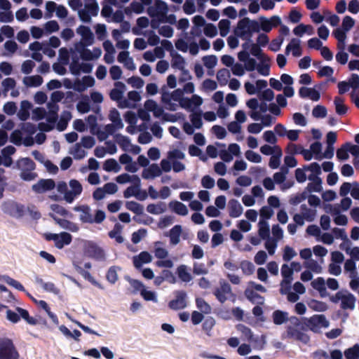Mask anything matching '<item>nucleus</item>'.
<instances>
[{"label": "nucleus", "mask_w": 359, "mask_h": 359, "mask_svg": "<svg viewBox=\"0 0 359 359\" xmlns=\"http://www.w3.org/2000/svg\"><path fill=\"white\" fill-rule=\"evenodd\" d=\"M259 31V22L250 20L249 18H243L238 22L237 26L234 29V34L242 39L250 41L252 34Z\"/></svg>", "instance_id": "1"}, {"label": "nucleus", "mask_w": 359, "mask_h": 359, "mask_svg": "<svg viewBox=\"0 0 359 359\" xmlns=\"http://www.w3.org/2000/svg\"><path fill=\"white\" fill-rule=\"evenodd\" d=\"M19 353L11 339L0 337V359H19Z\"/></svg>", "instance_id": "2"}, {"label": "nucleus", "mask_w": 359, "mask_h": 359, "mask_svg": "<svg viewBox=\"0 0 359 359\" xmlns=\"http://www.w3.org/2000/svg\"><path fill=\"white\" fill-rule=\"evenodd\" d=\"M84 254L97 261H105L104 250L93 241H87L83 248Z\"/></svg>", "instance_id": "3"}, {"label": "nucleus", "mask_w": 359, "mask_h": 359, "mask_svg": "<svg viewBox=\"0 0 359 359\" xmlns=\"http://www.w3.org/2000/svg\"><path fill=\"white\" fill-rule=\"evenodd\" d=\"M43 238L47 241H53L57 249H62L65 245L70 244L72 241V235L67 232H62L60 234L46 233L43 234Z\"/></svg>", "instance_id": "4"}, {"label": "nucleus", "mask_w": 359, "mask_h": 359, "mask_svg": "<svg viewBox=\"0 0 359 359\" xmlns=\"http://www.w3.org/2000/svg\"><path fill=\"white\" fill-rule=\"evenodd\" d=\"M168 11V4L162 0H156L154 7L148 8V13L151 17L157 16L160 21H164V18Z\"/></svg>", "instance_id": "5"}, {"label": "nucleus", "mask_w": 359, "mask_h": 359, "mask_svg": "<svg viewBox=\"0 0 359 359\" xmlns=\"http://www.w3.org/2000/svg\"><path fill=\"white\" fill-rule=\"evenodd\" d=\"M306 325L310 330L313 332H318L320 327H327L329 326V321L323 314L313 315L307 320Z\"/></svg>", "instance_id": "6"}, {"label": "nucleus", "mask_w": 359, "mask_h": 359, "mask_svg": "<svg viewBox=\"0 0 359 359\" xmlns=\"http://www.w3.org/2000/svg\"><path fill=\"white\" fill-rule=\"evenodd\" d=\"M302 327H294V326H287L285 332V337L288 339H293L297 341H302L307 344L310 338L309 335L302 332Z\"/></svg>", "instance_id": "7"}, {"label": "nucleus", "mask_w": 359, "mask_h": 359, "mask_svg": "<svg viewBox=\"0 0 359 359\" xmlns=\"http://www.w3.org/2000/svg\"><path fill=\"white\" fill-rule=\"evenodd\" d=\"M281 275L283 277V280L280 283L282 287L280 289V293L283 294H286L287 290H290V285L292 280L293 269L287 264H284L281 266Z\"/></svg>", "instance_id": "8"}, {"label": "nucleus", "mask_w": 359, "mask_h": 359, "mask_svg": "<svg viewBox=\"0 0 359 359\" xmlns=\"http://www.w3.org/2000/svg\"><path fill=\"white\" fill-rule=\"evenodd\" d=\"M69 184L72 190H69L66 196H64V200L68 203H72L82 193L83 187L81 184L74 179L71 180Z\"/></svg>", "instance_id": "9"}, {"label": "nucleus", "mask_w": 359, "mask_h": 359, "mask_svg": "<svg viewBox=\"0 0 359 359\" xmlns=\"http://www.w3.org/2000/svg\"><path fill=\"white\" fill-rule=\"evenodd\" d=\"M213 294L221 304L224 303L227 300V295L235 296L232 292L231 285L224 281L220 283V287L215 288Z\"/></svg>", "instance_id": "10"}, {"label": "nucleus", "mask_w": 359, "mask_h": 359, "mask_svg": "<svg viewBox=\"0 0 359 359\" xmlns=\"http://www.w3.org/2000/svg\"><path fill=\"white\" fill-rule=\"evenodd\" d=\"M187 293L184 290L175 292V299L168 303V306L172 310L183 309L187 306Z\"/></svg>", "instance_id": "11"}, {"label": "nucleus", "mask_w": 359, "mask_h": 359, "mask_svg": "<svg viewBox=\"0 0 359 359\" xmlns=\"http://www.w3.org/2000/svg\"><path fill=\"white\" fill-rule=\"evenodd\" d=\"M55 187V182L53 179H41L32 185V189L36 194H42L53 190Z\"/></svg>", "instance_id": "12"}, {"label": "nucleus", "mask_w": 359, "mask_h": 359, "mask_svg": "<svg viewBox=\"0 0 359 359\" xmlns=\"http://www.w3.org/2000/svg\"><path fill=\"white\" fill-rule=\"evenodd\" d=\"M73 210L76 212H81L80 220L83 223L93 224V215L91 210L88 205H81L75 206Z\"/></svg>", "instance_id": "13"}, {"label": "nucleus", "mask_w": 359, "mask_h": 359, "mask_svg": "<svg viewBox=\"0 0 359 359\" xmlns=\"http://www.w3.org/2000/svg\"><path fill=\"white\" fill-rule=\"evenodd\" d=\"M151 260V255L147 251H142L133 257V263L136 269H140L144 264L150 263Z\"/></svg>", "instance_id": "14"}, {"label": "nucleus", "mask_w": 359, "mask_h": 359, "mask_svg": "<svg viewBox=\"0 0 359 359\" xmlns=\"http://www.w3.org/2000/svg\"><path fill=\"white\" fill-rule=\"evenodd\" d=\"M355 301V296L346 290L341 301V308L344 310H353Z\"/></svg>", "instance_id": "15"}, {"label": "nucleus", "mask_w": 359, "mask_h": 359, "mask_svg": "<svg viewBox=\"0 0 359 359\" xmlns=\"http://www.w3.org/2000/svg\"><path fill=\"white\" fill-rule=\"evenodd\" d=\"M77 32L81 35L83 40V46H90L93 43L94 36L90 29L84 25H80L77 29Z\"/></svg>", "instance_id": "16"}, {"label": "nucleus", "mask_w": 359, "mask_h": 359, "mask_svg": "<svg viewBox=\"0 0 359 359\" xmlns=\"http://www.w3.org/2000/svg\"><path fill=\"white\" fill-rule=\"evenodd\" d=\"M229 215L232 218L240 217L243 211L241 203L236 199H231L228 203Z\"/></svg>", "instance_id": "17"}, {"label": "nucleus", "mask_w": 359, "mask_h": 359, "mask_svg": "<svg viewBox=\"0 0 359 359\" xmlns=\"http://www.w3.org/2000/svg\"><path fill=\"white\" fill-rule=\"evenodd\" d=\"M114 86L115 88L110 91L109 97L111 100L119 102L123 98L126 86L121 81H116Z\"/></svg>", "instance_id": "18"}, {"label": "nucleus", "mask_w": 359, "mask_h": 359, "mask_svg": "<svg viewBox=\"0 0 359 359\" xmlns=\"http://www.w3.org/2000/svg\"><path fill=\"white\" fill-rule=\"evenodd\" d=\"M52 218L55 222L59 224L62 228L69 230L72 232H76L79 231V226L69 220L58 218L53 215H50Z\"/></svg>", "instance_id": "19"}, {"label": "nucleus", "mask_w": 359, "mask_h": 359, "mask_svg": "<svg viewBox=\"0 0 359 359\" xmlns=\"http://www.w3.org/2000/svg\"><path fill=\"white\" fill-rule=\"evenodd\" d=\"M245 297L252 304H257L262 305L264 303V297L254 291L250 288L245 289L244 292Z\"/></svg>", "instance_id": "20"}, {"label": "nucleus", "mask_w": 359, "mask_h": 359, "mask_svg": "<svg viewBox=\"0 0 359 359\" xmlns=\"http://www.w3.org/2000/svg\"><path fill=\"white\" fill-rule=\"evenodd\" d=\"M168 206L172 212L179 215L185 216L188 214V209L187 206L180 201H170L168 204Z\"/></svg>", "instance_id": "21"}, {"label": "nucleus", "mask_w": 359, "mask_h": 359, "mask_svg": "<svg viewBox=\"0 0 359 359\" xmlns=\"http://www.w3.org/2000/svg\"><path fill=\"white\" fill-rule=\"evenodd\" d=\"M32 107V104L28 100H23L20 103V109L18 113V118L22 121H27L29 117V109Z\"/></svg>", "instance_id": "22"}, {"label": "nucleus", "mask_w": 359, "mask_h": 359, "mask_svg": "<svg viewBox=\"0 0 359 359\" xmlns=\"http://www.w3.org/2000/svg\"><path fill=\"white\" fill-rule=\"evenodd\" d=\"M17 167L22 171H33L36 168V164L30 158H22L17 161Z\"/></svg>", "instance_id": "23"}, {"label": "nucleus", "mask_w": 359, "mask_h": 359, "mask_svg": "<svg viewBox=\"0 0 359 359\" xmlns=\"http://www.w3.org/2000/svg\"><path fill=\"white\" fill-rule=\"evenodd\" d=\"M259 45L256 43H252L250 45V53L256 57L258 60L261 61V62H269L270 58L263 53L262 50Z\"/></svg>", "instance_id": "24"}, {"label": "nucleus", "mask_w": 359, "mask_h": 359, "mask_svg": "<svg viewBox=\"0 0 359 359\" xmlns=\"http://www.w3.org/2000/svg\"><path fill=\"white\" fill-rule=\"evenodd\" d=\"M292 51L294 57H299L302 55V49L300 47V41L298 39H292L285 48V53L289 54L290 51Z\"/></svg>", "instance_id": "25"}, {"label": "nucleus", "mask_w": 359, "mask_h": 359, "mask_svg": "<svg viewBox=\"0 0 359 359\" xmlns=\"http://www.w3.org/2000/svg\"><path fill=\"white\" fill-rule=\"evenodd\" d=\"M332 34L338 41L337 48L341 50L344 49V43L346 39V32L341 28H337L332 32Z\"/></svg>", "instance_id": "26"}, {"label": "nucleus", "mask_w": 359, "mask_h": 359, "mask_svg": "<svg viewBox=\"0 0 359 359\" xmlns=\"http://www.w3.org/2000/svg\"><path fill=\"white\" fill-rule=\"evenodd\" d=\"M166 210V204L164 202H159L157 204L151 203L147 207V211L153 215L163 213Z\"/></svg>", "instance_id": "27"}, {"label": "nucleus", "mask_w": 359, "mask_h": 359, "mask_svg": "<svg viewBox=\"0 0 359 359\" xmlns=\"http://www.w3.org/2000/svg\"><path fill=\"white\" fill-rule=\"evenodd\" d=\"M258 227V233L261 238L266 240L270 238L269 225L266 221L260 219Z\"/></svg>", "instance_id": "28"}, {"label": "nucleus", "mask_w": 359, "mask_h": 359, "mask_svg": "<svg viewBox=\"0 0 359 359\" xmlns=\"http://www.w3.org/2000/svg\"><path fill=\"white\" fill-rule=\"evenodd\" d=\"M182 226L180 225L174 226L169 232V237L170 243L172 245H177L180 243V235L182 233Z\"/></svg>", "instance_id": "29"}, {"label": "nucleus", "mask_w": 359, "mask_h": 359, "mask_svg": "<svg viewBox=\"0 0 359 359\" xmlns=\"http://www.w3.org/2000/svg\"><path fill=\"white\" fill-rule=\"evenodd\" d=\"M274 324L280 325L288 320V313L280 310H276L272 314Z\"/></svg>", "instance_id": "30"}, {"label": "nucleus", "mask_w": 359, "mask_h": 359, "mask_svg": "<svg viewBox=\"0 0 359 359\" xmlns=\"http://www.w3.org/2000/svg\"><path fill=\"white\" fill-rule=\"evenodd\" d=\"M74 268L76 271L81 274L86 280H88L93 285L97 286L100 288H102L101 285L95 280V278L91 276V274L85 271L81 266H80L78 264H74Z\"/></svg>", "instance_id": "31"}, {"label": "nucleus", "mask_w": 359, "mask_h": 359, "mask_svg": "<svg viewBox=\"0 0 359 359\" xmlns=\"http://www.w3.org/2000/svg\"><path fill=\"white\" fill-rule=\"evenodd\" d=\"M177 274L178 278L185 283H188L192 279L191 273L187 271V266L184 264H181L177 267Z\"/></svg>", "instance_id": "32"}, {"label": "nucleus", "mask_w": 359, "mask_h": 359, "mask_svg": "<svg viewBox=\"0 0 359 359\" xmlns=\"http://www.w3.org/2000/svg\"><path fill=\"white\" fill-rule=\"evenodd\" d=\"M23 82L28 87H38L43 83V78L39 75L25 77Z\"/></svg>", "instance_id": "33"}, {"label": "nucleus", "mask_w": 359, "mask_h": 359, "mask_svg": "<svg viewBox=\"0 0 359 359\" xmlns=\"http://www.w3.org/2000/svg\"><path fill=\"white\" fill-rule=\"evenodd\" d=\"M308 306L311 310L318 312L325 311L328 309L326 303L313 299L308 302Z\"/></svg>", "instance_id": "34"}, {"label": "nucleus", "mask_w": 359, "mask_h": 359, "mask_svg": "<svg viewBox=\"0 0 359 359\" xmlns=\"http://www.w3.org/2000/svg\"><path fill=\"white\" fill-rule=\"evenodd\" d=\"M275 149L276 150V154L272 155L269 160V167L272 169H276L279 167L280 163V156L282 155V150L278 146L275 147Z\"/></svg>", "instance_id": "35"}, {"label": "nucleus", "mask_w": 359, "mask_h": 359, "mask_svg": "<svg viewBox=\"0 0 359 359\" xmlns=\"http://www.w3.org/2000/svg\"><path fill=\"white\" fill-rule=\"evenodd\" d=\"M72 118V114L71 112L68 111H65L61 117L60 121L57 123V129L59 131H63L65 130L68 125V121Z\"/></svg>", "instance_id": "36"}, {"label": "nucleus", "mask_w": 359, "mask_h": 359, "mask_svg": "<svg viewBox=\"0 0 359 359\" xmlns=\"http://www.w3.org/2000/svg\"><path fill=\"white\" fill-rule=\"evenodd\" d=\"M334 103L335 105L336 113L340 116L346 114L348 107L344 104V99L341 97H335Z\"/></svg>", "instance_id": "37"}, {"label": "nucleus", "mask_w": 359, "mask_h": 359, "mask_svg": "<svg viewBox=\"0 0 359 359\" xmlns=\"http://www.w3.org/2000/svg\"><path fill=\"white\" fill-rule=\"evenodd\" d=\"M36 282L40 284L46 292H52L55 294L60 292V290L52 282L46 283L41 278H36Z\"/></svg>", "instance_id": "38"}, {"label": "nucleus", "mask_w": 359, "mask_h": 359, "mask_svg": "<svg viewBox=\"0 0 359 359\" xmlns=\"http://www.w3.org/2000/svg\"><path fill=\"white\" fill-rule=\"evenodd\" d=\"M121 167L117 161L114 158H109L105 161L103 165V169L107 172H115L119 171Z\"/></svg>", "instance_id": "39"}, {"label": "nucleus", "mask_w": 359, "mask_h": 359, "mask_svg": "<svg viewBox=\"0 0 359 359\" xmlns=\"http://www.w3.org/2000/svg\"><path fill=\"white\" fill-rule=\"evenodd\" d=\"M16 311L19 313L20 318L24 319L28 324L34 325L37 323V320L29 316V312L22 308L17 307Z\"/></svg>", "instance_id": "40"}, {"label": "nucleus", "mask_w": 359, "mask_h": 359, "mask_svg": "<svg viewBox=\"0 0 359 359\" xmlns=\"http://www.w3.org/2000/svg\"><path fill=\"white\" fill-rule=\"evenodd\" d=\"M230 78V72L227 69L223 68L219 69L217 73V79L220 86H225L228 83Z\"/></svg>", "instance_id": "41"}, {"label": "nucleus", "mask_w": 359, "mask_h": 359, "mask_svg": "<svg viewBox=\"0 0 359 359\" xmlns=\"http://www.w3.org/2000/svg\"><path fill=\"white\" fill-rule=\"evenodd\" d=\"M344 355L346 359H359V344H356L352 347L346 349Z\"/></svg>", "instance_id": "42"}, {"label": "nucleus", "mask_w": 359, "mask_h": 359, "mask_svg": "<svg viewBox=\"0 0 359 359\" xmlns=\"http://www.w3.org/2000/svg\"><path fill=\"white\" fill-rule=\"evenodd\" d=\"M126 208L138 215L143 213V206L135 201H127Z\"/></svg>", "instance_id": "43"}, {"label": "nucleus", "mask_w": 359, "mask_h": 359, "mask_svg": "<svg viewBox=\"0 0 359 359\" xmlns=\"http://www.w3.org/2000/svg\"><path fill=\"white\" fill-rule=\"evenodd\" d=\"M308 29H310L311 30V32H309V34H313V27L310 25H305L304 24H300L297 25L296 27H294V29H293V33L296 36H302L304 33L308 32Z\"/></svg>", "instance_id": "44"}, {"label": "nucleus", "mask_w": 359, "mask_h": 359, "mask_svg": "<svg viewBox=\"0 0 359 359\" xmlns=\"http://www.w3.org/2000/svg\"><path fill=\"white\" fill-rule=\"evenodd\" d=\"M196 304L202 313L208 314L211 312L212 309L210 306L203 298H196Z\"/></svg>", "instance_id": "45"}, {"label": "nucleus", "mask_w": 359, "mask_h": 359, "mask_svg": "<svg viewBox=\"0 0 359 359\" xmlns=\"http://www.w3.org/2000/svg\"><path fill=\"white\" fill-rule=\"evenodd\" d=\"M50 208H51V210L54 212H55L61 216L67 217L69 218H72V217H73L72 213L69 212L67 210H66L64 207H62L60 205L53 204V205H51Z\"/></svg>", "instance_id": "46"}, {"label": "nucleus", "mask_w": 359, "mask_h": 359, "mask_svg": "<svg viewBox=\"0 0 359 359\" xmlns=\"http://www.w3.org/2000/svg\"><path fill=\"white\" fill-rule=\"evenodd\" d=\"M230 21L227 19H222L219 22L218 27L219 29V34L222 37L227 35L230 29Z\"/></svg>", "instance_id": "47"}, {"label": "nucleus", "mask_w": 359, "mask_h": 359, "mask_svg": "<svg viewBox=\"0 0 359 359\" xmlns=\"http://www.w3.org/2000/svg\"><path fill=\"white\" fill-rule=\"evenodd\" d=\"M201 115V111H198L194 112L190 116V120L192 123V126L197 129L201 128L203 126Z\"/></svg>", "instance_id": "48"}, {"label": "nucleus", "mask_w": 359, "mask_h": 359, "mask_svg": "<svg viewBox=\"0 0 359 359\" xmlns=\"http://www.w3.org/2000/svg\"><path fill=\"white\" fill-rule=\"evenodd\" d=\"M117 269L119 268L113 266L107 272L106 278L111 284H114L118 280Z\"/></svg>", "instance_id": "49"}, {"label": "nucleus", "mask_w": 359, "mask_h": 359, "mask_svg": "<svg viewBox=\"0 0 359 359\" xmlns=\"http://www.w3.org/2000/svg\"><path fill=\"white\" fill-rule=\"evenodd\" d=\"M202 60L204 66L208 69H212L217 65V58L215 55H206L203 57Z\"/></svg>", "instance_id": "50"}, {"label": "nucleus", "mask_w": 359, "mask_h": 359, "mask_svg": "<svg viewBox=\"0 0 359 359\" xmlns=\"http://www.w3.org/2000/svg\"><path fill=\"white\" fill-rule=\"evenodd\" d=\"M240 266L245 275H251L255 271V266L249 261L244 260L241 262Z\"/></svg>", "instance_id": "51"}, {"label": "nucleus", "mask_w": 359, "mask_h": 359, "mask_svg": "<svg viewBox=\"0 0 359 359\" xmlns=\"http://www.w3.org/2000/svg\"><path fill=\"white\" fill-rule=\"evenodd\" d=\"M4 280L8 285L13 287L14 288L20 291L26 292L24 286L19 281L11 278L10 276H4Z\"/></svg>", "instance_id": "52"}, {"label": "nucleus", "mask_w": 359, "mask_h": 359, "mask_svg": "<svg viewBox=\"0 0 359 359\" xmlns=\"http://www.w3.org/2000/svg\"><path fill=\"white\" fill-rule=\"evenodd\" d=\"M10 141L14 144L19 146L22 143V134L20 130H15L10 136Z\"/></svg>", "instance_id": "53"}, {"label": "nucleus", "mask_w": 359, "mask_h": 359, "mask_svg": "<svg viewBox=\"0 0 359 359\" xmlns=\"http://www.w3.org/2000/svg\"><path fill=\"white\" fill-rule=\"evenodd\" d=\"M71 154L74 156L75 159L79 160L83 158L86 155V151L81 148V145L79 143L75 144Z\"/></svg>", "instance_id": "54"}, {"label": "nucleus", "mask_w": 359, "mask_h": 359, "mask_svg": "<svg viewBox=\"0 0 359 359\" xmlns=\"http://www.w3.org/2000/svg\"><path fill=\"white\" fill-rule=\"evenodd\" d=\"M49 114L47 117V121L50 123H55L57 119V111L59 107L57 105H53L52 107L49 104Z\"/></svg>", "instance_id": "55"}, {"label": "nucleus", "mask_w": 359, "mask_h": 359, "mask_svg": "<svg viewBox=\"0 0 359 359\" xmlns=\"http://www.w3.org/2000/svg\"><path fill=\"white\" fill-rule=\"evenodd\" d=\"M184 64L185 60L181 55L176 53L175 55L173 56L172 60V65L173 67L177 68L180 70L183 69L184 67Z\"/></svg>", "instance_id": "56"}, {"label": "nucleus", "mask_w": 359, "mask_h": 359, "mask_svg": "<svg viewBox=\"0 0 359 359\" xmlns=\"http://www.w3.org/2000/svg\"><path fill=\"white\" fill-rule=\"evenodd\" d=\"M322 180L320 178H318L316 181L309 183L306 189L309 192H320L322 190Z\"/></svg>", "instance_id": "57"}, {"label": "nucleus", "mask_w": 359, "mask_h": 359, "mask_svg": "<svg viewBox=\"0 0 359 359\" xmlns=\"http://www.w3.org/2000/svg\"><path fill=\"white\" fill-rule=\"evenodd\" d=\"M215 325V320L211 316L207 317L203 323V330L210 335V332L212 330Z\"/></svg>", "instance_id": "58"}, {"label": "nucleus", "mask_w": 359, "mask_h": 359, "mask_svg": "<svg viewBox=\"0 0 359 359\" xmlns=\"http://www.w3.org/2000/svg\"><path fill=\"white\" fill-rule=\"evenodd\" d=\"M120 225L116 224L114 226V229L109 232V236L111 238H115L118 243H122L123 242V238L120 234Z\"/></svg>", "instance_id": "59"}, {"label": "nucleus", "mask_w": 359, "mask_h": 359, "mask_svg": "<svg viewBox=\"0 0 359 359\" xmlns=\"http://www.w3.org/2000/svg\"><path fill=\"white\" fill-rule=\"evenodd\" d=\"M312 114L315 118H324L327 116V109L323 105H317L313 108Z\"/></svg>", "instance_id": "60"}, {"label": "nucleus", "mask_w": 359, "mask_h": 359, "mask_svg": "<svg viewBox=\"0 0 359 359\" xmlns=\"http://www.w3.org/2000/svg\"><path fill=\"white\" fill-rule=\"evenodd\" d=\"M147 235V230L145 229H140L138 231H135L132 234L131 241L134 244L138 243L142 238Z\"/></svg>", "instance_id": "61"}, {"label": "nucleus", "mask_w": 359, "mask_h": 359, "mask_svg": "<svg viewBox=\"0 0 359 359\" xmlns=\"http://www.w3.org/2000/svg\"><path fill=\"white\" fill-rule=\"evenodd\" d=\"M259 20L260 29H262L264 32L266 33L270 32L273 27L271 25L269 20L264 16L260 17Z\"/></svg>", "instance_id": "62"}, {"label": "nucleus", "mask_w": 359, "mask_h": 359, "mask_svg": "<svg viewBox=\"0 0 359 359\" xmlns=\"http://www.w3.org/2000/svg\"><path fill=\"white\" fill-rule=\"evenodd\" d=\"M296 255L297 253L292 248L288 245L284 248L283 259L285 262H289Z\"/></svg>", "instance_id": "63"}, {"label": "nucleus", "mask_w": 359, "mask_h": 359, "mask_svg": "<svg viewBox=\"0 0 359 359\" xmlns=\"http://www.w3.org/2000/svg\"><path fill=\"white\" fill-rule=\"evenodd\" d=\"M3 110L7 115L12 116L16 113L17 106L14 102H7L4 104Z\"/></svg>", "instance_id": "64"}]
</instances>
